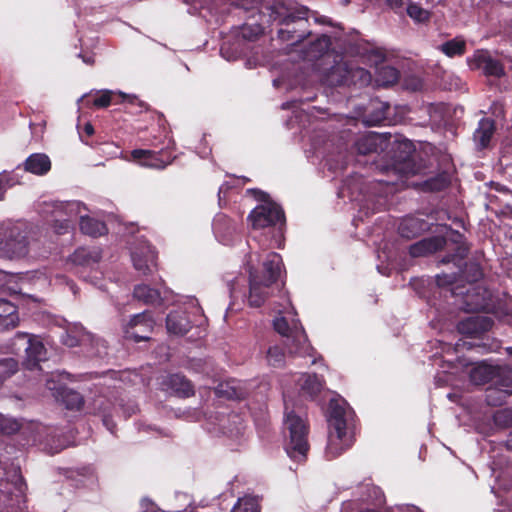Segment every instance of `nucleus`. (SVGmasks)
Returning <instances> with one entry per match:
<instances>
[{"mask_svg":"<svg viewBox=\"0 0 512 512\" xmlns=\"http://www.w3.org/2000/svg\"><path fill=\"white\" fill-rule=\"evenodd\" d=\"M269 19L277 27V38L297 45L312 34L310 9L295 0H275L266 7Z\"/></svg>","mask_w":512,"mask_h":512,"instance_id":"obj_1","label":"nucleus"},{"mask_svg":"<svg viewBox=\"0 0 512 512\" xmlns=\"http://www.w3.org/2000/svg\"><path fill=\"white\" fill-rule=\"evenodd\" d=\"M248 192L261 202L247 217L252 229L255 231L267 229L270 237L261 242L269 248H282L286 226L284 210L270 198L268 193L256 188L249 189Z\"/></svg>","mask_w":512,"mask_h":512,"instance_id":"obj_2","label":"nucleus"},{"mask_svg":"<svg viewBox=\"0 0 512 512\" xmlns=\"http://www.w3.org/2000/svg\"><path fill=\"white\" fill-rule=\"evenodd\" d=\"M283 267L280 254L270 252L263 262L262 272L254 267H249V296L248 303L251 307H261L270 296V289L275 284Z\"/></svg>","mask_w":512,"mask_h":512,"instance_id":"obj_3","label":"nucleus"},{"mask_svg":"<svg viewBox=\"0 0 512 512\" xmlns=\"http://www.w3.org/2000/svg\"><path fill=\"white\" fill-rule=\"evenodd\" d=\"M345 415L344 407L331 403L328 419L330 432L326 447V456L329 460L340 456L354 443V436L349 431Z\"/></svg>","mask_w":512,"mask_h":512,"instance_id":"obj_4","label":"nucleus"},{"mask_svg":"<svg viewBox=\"0 0 512 512\" xmlns=\"http://www.w3.org/2000/svg\"><path fill=\"white\" fill-rule=\"evenodd\" d=\"M28 232L20 223H0V257L14 260L21 259L29 253Z\"/></svg>","mask_w":512,"mask_h":512,"instance_id":"obj_5","label":"nucleus"},{"mask_svg":"<svg viewBox=\"0 0 512 512\" xmlns=\"http://www.w3.org/2000/svg\"><path fill=\"white\" fill-rule=\"evenodd\" d=\"M451 292L459 299L460 307L469 313L488 312L492 303L496 302L491 291L480 284H456Z\"/></svg>","mask_w":512,"mask_h":512,"instance_id":"obj_6","label":"nucleus"},{"mask_svg":"<svg viewBox=\"0 0 512 512\" xmlns=\"http://www.w3.org/2000/svg\"><path fill=\"white\" fill-rule=\"evenodd\" d=\"M285 428L289 435L285 443L287 455L296 461H304L309 451V428L301 417L293 411L288 412L285 418Z\"/></svg>","mask_w":512,"mask_h":512,"instance_id":"obj_7","label":"nucleus"},{"mask_svg":"<svg viewBox=\"0 0 512 512\" xmlns=\"http://www.w3.org/2000/svg\"><path fill=\"white\" fill-rule=\"evenodd\" d=\"M274 330L283 336L285 346L289 354L305 356L312 349L308 337L299 319H293L291 323L284 316H278L273 320Z\"/></svg>","mask_w":512,"mask_h":512,"instance_id":"obj_8","label":"nucleus"},{"mask_svg":"<svg viewBox=\"0 0 512 512\" xmlns=\"http://www.w3.org/2000/svg\"><path fill=\"white\" fill-rule=\"evenodd\" d=\"M391 167L399 174L408 176L416 175L420 172L421 167L416 162V149L412 141L403 139L395 141L390 150Z\"/></svg>","mask_w":512,"mask_h":512,"instance_id":"obj_9","label":"nucleus"},{"mask_svg":"<svg viewBox=\"0 0 512 512\" xmlns=\"http://www.w3.org/2000/svg\"><path fill=\"white\" fill-rule=\"evenodd\" d=\"M328 81L335 86L364 87L370 84L371 74L368 70L352 62L343 61L331 67Z\"/></svg>","mask_w":512,"mask_h":512,"instance_id":"obj_10","label":"nucleus"},{"mask_svg":"<svg viewBox=\"0 0 512 512\" xmlns=\"http://www.w3.org/2000/svg\"><path fill=\"white\" fill-rule=\"evenodd\" d=\"M131 156L140 165L154 169H164L176 157L171 140L168 141L165 147L159 150L134 149L131 152Z\"/></svg>","mask_w":512,"mask_h":512,"instance_id":"obj_11","label":"nucleus"},{"mask_svg":"<svg viewBox=\"0 0 512 512\" xmlns=\"http://www.w3.org/2000/svg\"><path fill=\"white\" fill-rule=\"evenodd\" d=\"M261 14L251 15L247 21L239 27L236 34L235 45L239 53H246L251 49L250 44L257 41L264 34V27L259 22Z\"/></svg>","mask_w":512,"mask_h":512,"instance_id":"obj_12","label":"nucleus"},{"mask_svg":"<svg viewBox=\"0 0 512 512\" xmlns=\"http://www.w3.org/2000/svg\"><path fill=\"white\" fill-rule=\"evenodd\" d=\"M155 321L149 310L134 315L125 327V337L135 342L147 341L153 331Z\"/></svg>","mask_w":512,"mask_h":512,"instance_id":"obj_13","label":"nucleus"},{"mask_svg":"<svg viewBox=\"0 0 512 512\" xmlns=\"http://www.w3.org/2000/svg\"><path fill=\"white\" fill-rule=\"evenodd\" d=\"M494 325L491 317L485 315H475L461 320L457 324V330L461 335L470 338H479Z\"/></svg>","mask_w":512,"mask_h":512,"instance_id":"obj_14","label":"nucleus"},{"mask_svg":"<svg viewBox=\"0 0 512 512\" xmlns=\"http://www.w3.org/2000/svg\"><path fill=\"white\" fill-rule=\"evenodd\" d=\"M475 68L481 69L485 76L501 78L505 76L503 63L493 58L487 50H477L473 56Z\"/></svg>","mask_w":512,"mask_h":512,"instance_id":"obj_15","label":"nucleus"},{"mask_svg":"<svg viewBox=\"0 0 512 512\" xmlns=\"http://www.w3.org/2000/svg\"><path fill=\"white\" fill-rule=\"evenodd\" d=\"M115 98H121V102L128 105H138L140 108L138 112L147 110V105L136 96H129L123 93L116 95L111 90L98 91L93 98L92 104L96 108H106L112 103H118V101L114 100Z\"/></svg>","mask_w":512,"mask_h":512,"instance_id":"obj_16","label":"nucleus"},{"mask_svg":"<svg viewBox=\"0 0 512 512\" xmlns=\"http://www.w3.org/2000/svg\"><path fill=\"white\" fill-rule=\"evenodd\" d=\"M430 228L431 224L426 219L410 215L400 221L398 233L400 237L411 240L429 231Z\"/></svg>","mask_w":512,"mask_h":512,"instance_id":"obj_17","label":"nucleus"},{"mask_svg":"<svg viewBox=\"0 0 512 512\" xmlns=\"http://www.w3.org/2000/svg\"><path fill=\"white\" fill-rule=\"evenodd\" d=\"M162 384L167 390H170L179 398H189L195 394L194 385L181 373L167 375Z\"/></svg>","mask_w":512,"mask_h":512,"instance_id":"obj_18","label":"nucleus"},{"mask_svg":"<svg viewBox=\"0 0 512 512\" xmlns=\"http://www.w3.org/2000/svg\"><path fill=\"white\" fill-rule=\"evenodd\" d=\"M212 227L216 238L220 242L229 243L238 232L239 223L226 214L220 213L214 218Z\"/></svg>","mask_w":512,"mask_h":512,"instance_id":"obj_19","label":"nucleus"},{"mask_svg":"<svg viewBox=\"0 0 512 512\" xmlns=\"http://www.w3.org/2000/svg\"><path fill=\"white\" fill-rule=\"evenodd\" d=\"M446 243V238L443 236L423 238L409 247V254L415 258L426 256L443 249Z\"/></svg>","mask_w":512,"mask_h":512,"instance_id":"obj_20","label":"nucleus"},{"mask_svg":"<svg viewBox=\"0 0 512 512\" xmlns=\"http://www.w3.org/2000/svg\"><path fill=\"white\" fill-rule=\"evenodd\" d=\"M331 44V38L328 35L317 36L302 50L303 58L307 61H316L328 52Z\"/></svg>","mask_w":512,"mask_h":512,"instance_id":"obj_21","label":"nucleus"},{"mask_svg":"<svg viewBox=\"0 0 512 512\" xmlns=\"http://www.w3.org/2000/svg\"><path fill=\"white\" fill-rule=\"evenodd\" d=\"M166 328L171 334L183 336L192 328V324L185 311L174 310L166 317Z\"/></svg>","mask_w":512,"mask_h":512,"instance_id":"obj_22","label":"nucleus"},{"mask_svg":"<svg viewBox=\"0 0 512 512\" xmlns=\"http://www.w3.org/2000/svg\"><path fill=\"white\" fill-rule=\"evenodd\" d=\"M390 105L380 100H372L364 115L367 126H379L388 120Z\"/></svg>","mask_w":512,"mask_h":512,"instance_id":"obj_23","label":"nucleus"},{"mask_svg":"<svg viewBox=\"0 0 512 512\" xmlns=\"http://www.w3.org/2000/svg\"><path fill=\"white\" fill-rule=\"evenodd\" d=\"M47 350L38 336H35L27 352L23 356V365L34 370L39 367L41 361L46 360Z\"/></svg>","mask_w":512,"mask_h":512,"instance_id":"obj_24","label":"nucleus"},{"mask_svg":"<svg viewBox=\"0 0 512 512\" xmlns=\"http://www.w3.org/2000/svg\"><path fill=\"white\" fill-rule=\"evenodd\" d=\"M24 170L37 176L46 175L52 167L51 160L45 153H33L23 163Z\"/></svg>","mask_w":512,"mask_h":512,"instance_id":"obj_25","label":"nucleus"},{"mask_svg":"<svg viewBox=\"0 0 512 512\" xmlns=\"http://www.w3.org/2000/svg\"><path fill=\"white\" fill-rule=\"evenodd\" d=\"M495 370L496 365L488 364L486 361L477 362L469 371L470 381L475 385L491 383Z\"/></svg>","mask_w":512,"mask_h":512,"instance_id":"obj_26","label":"nucleus"},{"mask_svg":"<svg viewBox=\"0 0 512 512\" xmlns=\"http://www.w3.org/2000/svg\"><path fill=\"white\" fill-rule=\"evenodd\" d=\"M215 393L219 397H225L230 400H243L248 395L247 389L237 380L220 383L216 387Z\"/></svg>","mask_w":512,"mask_h":512,"instance_id":"obj_27","label":"nucleus"},{"mask_svg":"<svg viewBox=\"0 0 512 512\" xmlns=\"http://www.w3.org/2000/svg\"><path fill=\"white\" fill-rule=\"evenodd\" d=\"M384 141H386V138L383 135L372 132L357 140L356 150L361 155L377 153L379 148L383 149L382 144Z\"/></svg>","mask_w":512,"mask_h":512,"instance_id":"obj_28","label":"nucleus"},{"mask_svg":"<svg viewBox=\"0 0 512 512\" xmlns=\"http://www.w3.org/2000/svg\"><path fill=\"white\" fill-rule=\"evenodd\" d=\"M496 130L495 121L492 118H482L474 132V140L481 149L487 148Z\"/></svg>","mask_w":512,"mask_h":512,"instance_id":"obj_29","label":"nucleus"},{"mask_svg":"<svg viewBox=\"0 0 512 512\" xmlns=\"http://www.w3.org/2000/svg\"><path fill=\"white\" fill-rule=\"evenodd\" d=\"M132 261L136 270L144 275L152 272V267L156 265V254L149 247L144 251H133Z\"/></svg>","mask_w":512,"mask_h":512,"instance_id":"obj_30","label":"nucleus"},{"mask_svg":"<svg viewBox=\"0 0 512 512\" xmlns=\"http://www.w3.org/2000/svg\"><path fill=\"white\" fill-rule=\"evenodd\" d=\"M69 259L75 265L90 266L100 261L101 252L98 248L79 247Z\"/></svg>","mask_w":512,"mask_h":512,"instance_id":"obj_31","label":"nucleus"},{"mask_svg":"<svg viewBox=\"0 0 512 512\" xmlns=\"http://www.w3.org/2000/svg\"><path fill=\"white\" fill-rule=\"evenodd\" d=\"M19 321L17 306L9 300L0 297V325L5 329L14 328Z\"/></svg>","mask_w":512,"mask_h":512,"instance_id":"obj_32","label":"nucleus"},{"mask_svg":"<svg viewBox=\"0 0 512 512\" xmlns=\"http://www.w3.org/2000/svg\"><path fill=\"white\" fill-rule=\"evenodd\" d=\"M133 297L146 305L162 303L160 291L156 288L150 287L147 284L136 285L133 290Z\"/></svg>","mask_w":512,"mask_h":512,"instance_id":"obj_33","label":"nucleus"},{"mask_svg":"<svg viewBox=\"0 0 512 512\" xmlns=\"http://www.w3.org/2000/svg\"><path fill=\"white\" fill-rule=\"evenodd\" d=\"M80 230L83 234L91 237H99L108 232L105 222L95 219L90 216H82L80 218Z\"/></svg>","mask_w":512,"mask_h":512,"instance_id":"obj_34","label":"nucleus"},{"mask_svg":"<svg viewBox=\"0 0 512 512\" xmlns=\"http://www.w3.org/2000/svg\"><path fill=\"white\" fill-rule=\"evenodd\" d=\"M452 177L449 171H441L435 176L428 178L422 184L424 191L440 192L448 188L451 184Z\"/></svg>","mask_w":512,"mask_h":512,"instance_id":"obj_35","label":"nucleus"},{"mask_svg":"<svg viewBox=\"0 0 512 512\" xmlns=\"http://www.w3.org/2000/svg\"><path fill=\"white\" fill-rule=\"evenodd\" d=\"M438 50L449 58L461 57L467 51V44L462 37H455L442 43Z\"/></svg>","mask_w":512,"mask_h":512,"instance_id":"obj_36","label":"nucleus"},{"mask_svg":"<svg viewBox=\"0 0 512 512\" xmlns=\"http://www.w3.org/2000/svg\"><path fill=\"white\" fill-rule=\"evenodd\" d=\"M490 386L503 388L512 393V368L496 365L495 375H493Z\"/></svg>","mask_w":512,"mask_h":512,"instance_id":"obj_37","label":"nucleus"},{"mask_svg":"<svg viewBox=\"0 0 512 512\" xmlns=\"http://www.w3.org/2000/svg\"><path fill=\"white\" fill-rule=\"evenodd\" d=\"M34 337H35V335L18 332L14 336V338L11 340V343H10L11 352L13 354L23 358L24 354L29 349Z\"/></svg>","mask_w":512,"mask_h":512,"instance_id":"obj_38","label":"nucleus"},{"mask_svg":"<svg viewBox=\"0 0 512 512\" xmlns=\"http://www.w3.org/2000/svg\"><path fill=\"white\" fill-rule=\"evenodd\" d=\"M512 393L505 391L503 388L489 386L485 391V401L487 405L492 407L502 406Z\"/></svg>","mask_w":512,"mask_h":512,"instance_id":"obj_39","label":"nucleus"},{"mask_svg":"<svg viewBox=\"0 0 512 512\" xmlns=\"http://www.w3.org/2000/svg\"><path fill=\"white\" fill-rule=\"evenodd\" d=\"M322 389V380L317 374H306L303 377L301 384V390L310 396L311 398L316 397Z\"/></svg>","mask_w":512,"mask_h":512,"instance_id":"obj_40","label":"nucleus"},{"mask_svg":"<svg viewBox=\"0 0 512 512\" xmlns=\"http://www.w3.org/2000/svg\"><path fill=\"white\" fill-rule=\"evenodd\" d=\"M62 401L66 405V408L70 410H80L84 405L82 395L72 389H63Z\"/></svg>","mask_w":512,"mask_h":512,"instance_id":"obj_41","label":"nucleus"},{"mask_svg":"<svg viewBox=\"0 0 512 512\" xmlns=\"http://www.w3.org/2000/svg\"><path fill=\"white\" fill-rule=\"evenodd\" d=\"M462 273L468 283L471 284L478 282L484 275L481 265L476 261L466 262Z\"/></svg>","mask_w":512,"mask_h":512,"instance_id":"obj_42","label":"nucleus"},{"mask_svg":"<svg viewBox=\"0 0 512 512\" xmlns=\"http://www.w3.org/2000/svg\"><path fill=\"white\" fill-rule=\"evenodd\" d=\"M266 358L270 366L282 367L285 363L284 349L279 345H272L267 350Z\"/></svg>","mask_w":512,"mask_h":512,"instance_id":"obj_43","label":"nucleus"},{"mask_svg":"<svg viewBox=\"0 0 512 512\" xmlns=\"http://www.w3.org/2000/svg\"><path fill=\"white\" fill-rule=\"evenodd\" d=\"M84 340L85 335L77 329H69L61 336L62 344L70 348L80 346Z\"/></svg>","mask_w":512,"mask_h":512,"instance_id":"obj_44","label":"nucleus"},{"mask_svg":"<svg viewBox=\"0 0 512 512\" xmlns=\"http://www.w3.org/2000/svg\"><path fill=\"white\" fill-rule=\"evenodd\" d=\"M379 81L382 82L383 85H393L398 82L400 74L399 71L389 65L382 66L378 72Z\"/></svg>","mask_w":512,"mask_h":512,"instance_id":"obj_45","label":"nucleus"},{"mask_svg":"<svg viewBox=\"0 0 512 512\" xmlns=\"http://www.w3.org/2000/svg\"><path fill=\"white\" fill-rule=\"evenodd\" d=\"M406 12L411 19L418 23H424L430 19L429 11L425 10L416 3H410L407 6Z\"/></svg>","mask_w":512,"mask_h":512,"instance_id":"obj_46","label":"nucleus"},{"mask_svg":"<svg viewBox=\"0 0 512 512\" xmlns=\"http://www.w3.org/2000/svg\"><path fill=\"white\" fill-rule=\"evenodd\" d=\"M231 512H259L257 502L251 497L238 499Z\"/></svg>","mask_w":512,"mask_h":512,"instance_id":"obj_47","label":"nucleus"},{"mask_svg":"<svg viewBox=\"0 0 512 512\" xmlns=\"http://www.w3.org/2000/svg\"><path fill=\"white\" fill-rule=\"evenodd\" d=\"M18 362L13 358H4L0 360V378L6 379L16 373Z\"/></svg>","mask_w":512,"mask_h":512,"instance_id":"obj_48","label":"nucleus"},{"mask_svg":"<svg viewBox=\"0 0 512 512\" xmlns=\"http://www.w3.org/2000/svg\"><path fill=\"white\" fill-rule=\"evenodd\" d=\"M17 180L15 176L10 172L0 173V201L4 199L7 189L16 185Z\"/></svg>","mask_w":512,"mask_h":512,"instance_id":"obj_49","label":"nucleus"},{"mask_svg":"<svg viewBox=\"0 0 512 512\" xmlns=\"http://www.w3.org/2000/svg\"><path fill=\"white\" fill-rule=\"evenodd\" d=\"M468 252H469V247L465 243L456 245L455 252L453 254L447 255L443 259V262L449 263V262H455L456 260H463L464 258L467 257Z\"/></svg>","mask_w":512,"mask_h":512,"instance_id":"obj_50","label":"nucleus"},{"mask_svg":"<svg viewBox=\"0 0 512 512\" xmlns=\"http://www.w3.org/2000/svg\"><path fill=\"white\" fill-rule=\"evenodd\" d=\"M368 58L374 64L383 63L385 61V59H386V53L381 48H372L369 51Z\"/></svg>","mask_w":512,"mask_h":512,"instance_id":"obj_51","label":"nucleus"},{"mask_svg":"<svg viewBox=\"0 0 512 512\" xmlns=\"http://www.w3.org/2000/svg\"><path fill=\"white\" fill-rule=\"evenodd\" d=\"M54 228L57 234H65L72 228V223L70 220H55Z\"/></svg>","mask_w":512,"mask_h":512,"instance_id":"obj_52","label":"nucleus"},{"mask_svg":"<svg viewBox=\"0 0 512 512\" xmlns=\"http://www.w3.org/2000/svg\"><path fill=\"white\" fill-rule=\"evenodd\" d=\"M7 422H8V420L2 414H0V432L11 433V432L18 430L17 423H14L13 426H8Z\"/></svg>","mask_w":512,"mask_h":512,"instance_id":"obj_53","label":"nucleus"},{"mask_svg":"<svg viewBox=\"0 0 512 512\" xmlns=\"http://www.w3.org/2000/svg\"><path fill=\"white\" fill-rule=\"evenodd\" d=\"M386 4L395 13H401L405 4V0H386Z\"/></svg>","mask_w":512,"mask_h":512,"instance_id":"obj_54","label":"nucleus"},{"mask_svg":"<svg viewBox=\"0 0 512 512\" xmlns=\"http://www.w3.org/2000/svg\"><path fill=\"white\" fill-rule=\"evenodd\" d=\"M510 416L509 412L506 410L497 411L494 414V421L496 424H504L507 425V418Z\"/></svg>","mask_w":512,"mask_h":512,"instance_id":"obj_55","label":"nucleus"},{"mask_svg":"<svg viewBox=\"0 0 512 512\" xmlns=\"http://www.w3.org/2000/svg\"><path fill=\"white\" fill-rule=\"evenodd\" d=\"M451 236L452 242L455 243L456 245L465 243V237L462 233L456 230H451Z\"/></svg>","mask_w":512,"mask_h":512,"instance_id":"obj_56","label":"nucleus"},{"mask_svg":"<svg viewBox=\"0 0 512 512\" xmlns=\"http://www.w3.org/2000/svg\"><path fill=\"white\" fill-rule=\"evenodd\" d=\"M103 424L107 427V429L112 433L114 434L115 431V427H116V424L113 422L112 418L108 415H105L103 417Z\"/></svg>","mask_w":512,"mask_h":512,"instance_id":"obj_57","label":"nucleus"},{"mask_svg":"<svg viewBox=\"0 0 512 512\" xmlns=\"http://www.w3.org/2000/svg\"><path fill=\"white\" fill-rule=\"evenodd\" d=\"M83 133L90 137L94 134V127L91 123L87 122L83 127Z\"/></svg>","mask_w":512,"mask_h":512,"instance_id":"obj_58","label":"nucleus"},{"mask_svg":"<svg viewBox=\"0 0 512 512\" xmlns=\"http://www.w3.org/2000/svg\"><path fill=\"white\" fill-rule=\"evenodd\" d=\"M78 56L81 57L83 62L88 64V65H93L94 62H95L93 55L85 56V55L79 54Z\"/></svg>","mask_w":512,"mask_h":512,"instance_id":"obj_59","label":"nucleus"},{"mask_svg":"<svg viewBox=\"0 0 512 512\" xmlns=\"http://www.w3.org/2000/svg\"><path fill=\"white\" fill-rule=\"evenodd\" d=\"M506 447L508 450L512 451V432L509 434L508 439L506 440Z\"/></svg>","mask_w":512,"mask_h":512,"instance_id":"obj_60","label":"nucleus"},{"mask_svg":"<svg viewBox=\"0 0 512 512\" xmlns=\"http://www.w3.org/2000/svg\"><path fill=\"white\" fill-rule=\"evenodd\" d=\"M136 410L137 408L135 406H132L130 407L129 409V413H128V416L132 415V414H135L136 413Z\"/></svg>","mask_w":512,"mask_h":512,"instance_id":"obj_61","label":"nucleus"},{"mask_svg":"<svg viewBox=\"0 0 512 512\" xmlns=\"http://www.w3.org/2000/svg\"><path fill=\"white\" fill-rule=\"evenodd\" d=\"M228 189V186L225 188V185H222L220 188H219V191H218V194L220 195L222 192H224L225 190Z\"/></svg>","mask_w":512,"mask_h":512,"instance_id":"obj_62","label":"nucleus"},{"mask_svg":"<svg viewBox=\"0 0 512 512\" xmlns=\"http://www.w3.org/2000/svg\"><path fill=\"white\" fill-rule=\"evenodd\" d=\"M74 205H75V204H73V203H68V204H66V205H65V208H66V209H67V208H72Z\"/></svg>","mask_w":512,"mask_h":512,"instance_id":"obj_63","label":"nucleus"},{"mask_svg":"<svg viewBox=\"0 0 512 512\" xmlns=\"http://www.w3.org/2000/svg\"><path fill=\"white\" fill-rule=\"evenodd\" d=\"M507 352H508L509 354H512V347H508V348H507Z\"/></svg>","mask_w":512,"mask_h":512,"instance_id":"obj_64","label":"nucleus"}]
</instances>
